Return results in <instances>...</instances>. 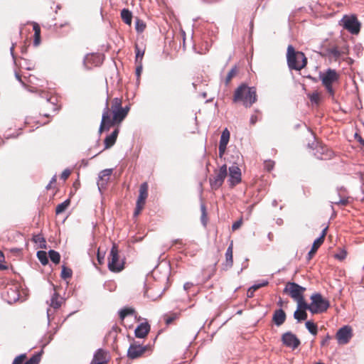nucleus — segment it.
Masks as SVG:
<instances>
[{
  "label": "nucleus",
  "instance_id": "f257e3e1",
  "mask_svg": "<svg viewBox=\"0 0 364 364\" xmlns=\"http://www.w3.org/2000/svg\"><path fill=\"white\" fill-rule=\"evenodd\" d=\"M129 111V107H122L121 98H114L111 102L110 107L107 100L106 107L103 111L99 128L100 134L105 131H109L112 127L119 125L127 116Z\"/></svg>",
  "mask_w": 364,
  "mask_h": 364
},
{
  "label": "nucleus",
  "instance_id": "f03ea898",
  "mask_svg": "<svg viewBox=\"0 0 364 364\" xmlns=\"http://www.w3.org/2000/svg\"><path fill=\"white\" fill-rule=\"evenodd\" d=\"M257 101V91L255 87L245 84L240 85L235 91L232 102H242L245 107H250Z\"/></svg>",
  "mask_w": 364,
  "mask_h": 364
},
{
  "label": "nucleus",
  "instance_id": "7ed1b4c3",
  "mask_svg": "<svg viewBox=\"0 0 364 364\" xmlns=\"http://www.w3.org/2000/svg\"><path fill=\"white\" fill-rule=\"evenodd\" d=\"M42 101L40 107V114L48 118L58 111L61 105L59 97L48 92H41Z\"/></svg>",
  "mask_w": 364,
  "mask_h": 364
},
{
  "label": "nucleus",
  "instance_id": "20e7f679",
  "mask_svg": "<svg viewBox=\"0 0 364 364\" xmlns=\"http://www.w3.org/2000/svg\"><path fill=\"white\" fill-rule=\"evenodd\" d=\"M287 60L288 66L291 70H301L307 64V58L304 53L296 51L291 45L287 47Z\"/></svg>",
  "mask_w": 364,
  "mask_h": 364
},
{
  "label": "nucleus",
  "instance_id": "39448f33",
  "mask_svg": "<svg viewBox=\"0 0 364 364\" xmlns=\"http://www.w3.org/2000/svg\"><path fill=\"white\" fill-rule=\"evenodd\" d=\"M108 269L114 273L122 272L124 269V261L120 259L118 246L113 243L108 257Z\"/></svg>",
  "mask_w": 364,
  "mask_h": 364
},
{
  "label": "nucleus",
  "instance_id": "423d86ee",
  "mask_svg": "<svg viewBox=\"0 0 364 364\" xmlns=\"http://www.w3.org/2000/svg\"><path fill=\"white\" fill-rule=\"evenodd\" d=\"M319 77L327 92L333 97L335 90L333 87V84L338 81L339 74L335 70L329 68L326 72L320 73Z\"/></svg>",
  "mask_w": 364,
  "mask_h": 364
},
{
  "label": "nucleus",
  "instance_id": "0eeeda50",
  "mask_svg": "<svg viewBox=\"0 0 364 364\" xmlns=\"http://www.w3.org/2000/svg\"><path fill=\"white\" fill-rule=\"evenodd\" d=\"M311 312L314 314L325 312L328 309L329 301L319 293L311 296Z\"/></svg>",
  "mask_w": 364,
  "mask_h": 364
},
{
  "label": "nucleus",
  "instance_id": "6e6552de",
  "mask_svg": "<svg viewBox=\"0 0 364 364\" xmlns=\"http://www.w3.org/2000/svg\"><path fill=\"white\" fill-rule=\"evenodd\" d=\"M228 175V168L226 164L223 165L218 170L214 171V173L209 178V182L212 190L215 191L220 188Z\"/></svg>",
  "mask_w": 364,
  "mask_h": 364
},
{
  "label": "nucleus",
  "instance_id": "1a4fd4ad",
  "mask_svg": "<svg viewBox=\"0 0 364 364\" xmlns=\"http://www.w3.org/2000/svg\"><path fill=\"white\" fill-rule=\"evenodd\" d=\"M343 27L352 34H358L360 30V23L355 16L345 15L341 19Z\"/></svg>",
  "mask_w": 364,
  "mask_h": 364
},
{
  "label": "nucleus",
  "instance_id": "9d476101",
  "mask_svg": "<svg viewBox=\"0 0 364 364\" xmlns=\"http://www.w3.org/2000/svg\"><path fill=\"white\" fill-rule=\"evenodd\" d=\"M148 197V183L144 182L141 184L139 191V196L136 200L134 215L138 216L143 210L146 200Z\"/></svg>",
  "mask_w": 364,
  "mask_h": 364
},
{
  "label": "nucleus",
  "instance_id": "9b49d317",
  "mask_svg": "<svg viewBox=\"0 0 364 364\" xmlns=\"http://www.w3.org/2000/svg\"><path fill=\"white\" fill-rule=\"evenodd\" d=\"M305 291L306 288L294 282H288L284 289V291L288 293L294 300L304 296L303 294Z\"/></svg>",
  "mask_w": 364,
  "mask_h": 364
},
{
  "label": "nucleus",
  "instance_id": "f8f14e48",
  "mask_svg": "<svg viewBox=\"0 0 364 364\" xmlns=\"http://www.w3.org/2000/svg\"><path fill=\"white\" fill-rule=\"evenodd\" d=\"M149 349V346H141L136 342L131 343L128 351L127 356L130 359H136L140 358L144 353Z\"/></svg>",
  "mask_w": 364,
  "mask_h": 364
},
{
  "label": "nucleus",
  "instance_id": "ddd939ff",
  "mask_svg": "<svg viewBox=\"0 0 364 364\" xmlns=\"http://www.w3.org/2000/svg\"><path fill=\"white\" fill-rule=\"evenodd\" d=\"M282 342L286 347L292 350L297 348L301 344L300 340L291 332H286L282 336Z\"/></svg>",
  "mask_w": 364,
  "mask_h": 364
},
{
  "label": "nucleus",
  "instance_id": "4468645a",
  "mask_svg": "<svg viewBox=\"0 0 364 364\" xmlns=\"http://www.w3.org/2000/svg\"><path fill=\"white\" fill-rule=\"evenodd\" d=\"M353 336L352 328L348 326L341 328L336 333V338L341 345L348 343Z\"/></svg>",
  "mask_w": 364,
  "mask_h": 364
},
{
  "label": "nucleus",
  "instance_id": "2eb2a0df",
  "mask_svg": "<svg viewBox=\"0 0 364 364\" xmlns=\"http://www.w3.org/2000/svg\"><path fill=\"white\" fill-rule=\"evenodd\" d=\"M314 155L321 160H328L333 157V152L326 146L318 144L315 148Z\"/></svg>",
  "mask_w": 364,
  "mask_h": 364
},
{
  "label": "nucleus",
  "instance_id": "dca6fc26",
  "mask_svg": "<svg viewBox=\"0 0 364 364\" xmlns=\"http://www.w3.org/2000/svg\"><path fill=\"white\" fill-rule=\"evenodd\" d=\"M229 182L231 186H235L241 181V171L238 166H232L229 168Z\"/></svg>",
  "mask_w": 364,
  "mask_h": 364
},
{
  "label": "nucleus",
  "instance_id": "f3484780",
  "mask_svg": "<svg viewBox=\"0 0 364 364\" xmlns=\"http://www.w3.org/2000/svg\"><path fill=\"white\" fill-rule=\"evenodd\" d=\"M230 134L227 128H225L221 134L220 143H219V156L222 157L225 152L227 145L230 140Z\"/></svg>",
  "mask_w": 364,
  "mask_h": 364
},
{
  "label": "nucleus",
  "instance_id": "a211bd4d",
  "mask_svg": "<svg viewBox=\"0 0 364 364\" xmlns=\"http://www.w3.org/2000/svg\"><path fill=\"white\" fill-rule=\"evenodd\" d=\"M327 52L329 55L337 60L342 55L348 54V49L347 47H343L341 49H340L338 46H333L328 48Z\"/></svg>",
  "mask_w": 364,
  "mask_h": 364
},
{
  "label": "nucleus",
  "instance_id": "6ab92c4d",
  "mask_svg": "<svg viewBox=\"0 0 364 364\" xmlns=\"http://www.w3.org/2000/svg\"><path fill=\"white\" fill-rule=\"evenodd\" d=\"M119 132V128L117 127L109 135H108L105 139V140H104L105 149H110L112 146H114V144H115V142L117 141Z\"/></svg>",
  "mask_w": 364,
  "mask_h": 364
},
{
  "label": "nucleus",
  "instance_id": "aec40b11",
  "mask_svg": "<svg viewBox=\"0 0 364 364\" xmlns=\"http://www.w3.org/2000/svg\"><path fill=\"white\" fill-rule=\"evenodd\" d=\"M150 331V325L147 323H140L135 329L134 333L136 338H145Z\"/></svg>",
  "mask_w": 364,
  "mask_h": 364
},
{
  "label": "nucleus",
  "instance_id": "412c9836",
  "mask_svg": "<svg viewBox=\"0 0 364 364\" xmlns=\"http://www.w3.org/2000/svg\"><path fill=\"white\" fill-rule=\"evenodd\" d=\"M112 173V168H107L102 171L99 175V181L97 185L99 187H103L108 183L109 178Z\"/></svg>",
  "mask_w": 364,
  "mask_h": 364
},
{
  "label": "nucleus",
  "instance_id": "4be33fe9",
  "mask_svg": "<svg viewBox=\"0 0 364 364\" xmlns=\"http://www.w3.org/2000/svg\"><path fill=\"white\" fill-rule=\"evenodd\" d=\"M92 361H95L96 363H100L102 364H107V353L102 349H98L95 353Z\"/></svg>",
  "mask_w": 364,
  "mask_h": 364
},
{
  "label": "nucleus",
  "instance_id": "5701e85b",
  "mask_svg": "<svg viewBox=\"0 0 364 364\" xmlns=\"http://www.w3.org/2000/svg\"><path fill=\"white\" fill-rule=\"evenodd\" d=\"M272 320L277 326H281L286 320L285 312L282 309L276 310L273 314Z\"/></svg>",
  "mask_w": 364,
  "mask_h": 364
},
{
  "label": "nucleus",
  "instance_id": "b1692460",
  "mask_svg": "<svg viewBox=\"0 0 364 364\" xmlns=\"http://www.w3.org/2000/svg\"><path fill=\"white\" fill-rule=\"evenodd\" d=\"M233 264V242L232 241L225 252V266L231 267Z\"/></svg>",
  "mask_w": 364,
  "mask_h": 364
},
{
  "label": "nucleus",
  "instance_id": "393cba45",
  "mask_svg": "<svg viewBox=\"0 0 364 364\" xmlns=\"http://www.w3.org/2000/svg\"><path fill=\"white\" fill-rule=\"evenodd\" d=\"M33 30L34 31L33 36V44L35 46H38L41 43V27L36 22H32Z\"/></svg>",
  "mask_w": 364,
  "mask_h": 364
},
{
  "label": "nucleus",
  "instance_id": "a878e982",
  "mask_svg": "<svg viewBox=\"0 0 364 364\" xmlns=\"http://www.w3.org/2000/svg\"><path fill=\"white\" fill-rule=\"evenodd\" d=\"M322 240H321V238H317L313 243V245L311 247V250L309 252L308 255H307V260L309 261L311 260L313 257L315 255V254L316 253L318 249L321 247V245H322Z\"/></svg>",
  "mask_w": 364,
  "mask_h": 364
},
{
  "label": "nucleus",
  "instance_id": "bb28decb",
  "mask_svg": "<svg viewBox=\"0 0 364 364\" xmlns=\"http://www.w3.org/2000/svg\"><path fill=\"white\" fill-rule=\"evenodd\" d=\"M121 18L127 25L131 26L132 21V14L127 9L121 11Z\"/></svg>",
  "mask_w": 364,
  "mask_h": 364
},
{
  "label": "nucleus",
  "instance_id": "cd10ccee",
  "mask_svg": "<svg viewBox=\"0 0 364 364\" xmlns=\"http://www.w3.org/2000/svg\"><path fill=\"white\" fill-rule=\"evenodd\" d=\"M63 303V299L60 296L59 294L55 291L50 299V306L54 309L60 307Z\"/></svg>",
  "mask_w": 364,
  "mask_h": 364
},
{
  "label": "nucleus",
  "instance_id": "c85d7f7f",
  "mask_svg": "<svg viewBox=\"0 0 364 364\" xmlns=\"http://www.w3.org/2000/svg\"><path fill=\"white\" fill-rule=\"evenodd\" d=\"M136 313L135 309L131 307H126L120 310L119 318L123 321L127 316H133Z\"/></svg>",
  "mask_w": 364,
  "mask_h": 364
},
{
  "label": "nucleus",
  "instance_id": "c756f323",
  "mask_svg": "<svg viewBox=\"0 0 364 364\" xmlns=\"http://www.w3.org/2000/svg\"><path fill=\"white\" fill-rule=\"evenodd\" d=\"M267 284H268V282H262L261 284H255V285L252 286L247 290V297H249V298L253 297L254 293H255V291H257V289H259L261 287L267 286Z\"/></svg>",
  "mask_w": 364,
  "mask_h": 364
},
{
  "label": "nucleus",
  "instance_id": "7c9ffc66",
  "mask_svg": "<svg viewBox=\"0 0 364 364\" xmlns=\"http://www.w3.org/2000/svg\"><path fill=\"white\" fill-rule=\"evenodd\" d=\"M297 302V307L299 309H305L311 311V304H308L304 298V296L295 300Z\"/></svg>",
  "mask_w": 364,
  "mask_h": 364
},
{
  "label": "nucleus",
  "instance_id": "2f4dec72",
  "mask_svg": "<svg viewBox=\"0 0 364 364\" xmlns=\"http://www.w3.org/2000/svg\"><path fill=\"white\" fill-rule=\"evenodd\" d=\"M134 48L136 52L135 63H142L145 49H141L137 44H135Z\"/></svg>",
  "mask_w": 364,
  "mask_h": 364
},
{
  "label": "nucleus",
  "instance_id": "473e14b6",
  "mask_svg": "<svg viewBox=\"0 0 364 364\" xmlns=\"http://www.w3.org/2000/svg\"><path fill=\"white\" fill-rule=\"evenodd\" d=\"M294 317L298 321L306 320L307 318V314L305 309H297L294 314Z\"/></svg>",
  "mask_w": 364,
  "mask_h": 364
},
{
  "label": "nucleus",
  "instance_id": "72a5a7b5",
  "mask_svg": "<svg viewBox=\"0 0 364 364\" xmlns=\"http://www.w3.org/2000/svg\"><path fill=\"white\" fill-rule=\"evenodd\" d=\"M70 200L69 199L65 200L60 204H58L55 208V213L57 215L63 213L70 205Z\"/></svg>",
  "mask_w": 364,
  "mask_h": 364
},
{
  "label": "nucleus",
  "instance_id": "f704fd0d",
  "mask_svg": "<svg viewBox=\"0 0 364 364\" xmlns=\"http://www.w3.org/2000/svg\"><path fill=\"white\" fill-rule=\"evenodd\" d=\"M308 97L312 103L316 105H319L321 98V93L318 91H314L312 93L308 94Z\"/></svg>",
  "mask_w": 364,
  "mask_h": 364
},
{
  "label": "nucleus",
  "instance_id": "c9c22d12",
  "mask_svg": "<svg viewBox=\"0 0 364 364\" xmlns=\"http://www.w3.org/2000/svg\"><path fill=\"white\" fill-rule=\"evenodd\" d=\"M238 73V69L237 66H234L228 73L225 82L228 85L232 80V79L235 77Z\"/></svg>",
  "mask_w": 364,
  "mask_h": 364
},
{
  "label": "nucleus",
  "instance_id": "e433bc0d",
  "mask_svg": "<svg viewBox=\"0 0 364 364\" xmlns=\"http://www.w3.org/2000/svg\"><path fill=\"white\" fill-rule=\"evenodd\" d=\"M306 328L314 336H316L318 333L317 325L311 321H307L305 323Z\"/></svg>",
  "mask_w": 364,
  "mask_h": 364
},
{
  "label": "nucleus",
  "instance_id": "4c0bfd02",
  "mask_svg": "<svg viewBox=\"0 0 364 364\" xmlns=\"http://www.w3.org/2000/svg\"><path fill=\"white\" fill-rule=\"evenodd\" d=\"M164 321H165L166 324L170 325L173 322V321H175L176 319H177L178 318V314L176 313H170V314H165L164 316Z\"/></svg>",
  "mask_w": 364,
  "mask_h": 364
},
{
  "label": "nucleus",
  "instance_id": "58836bf2",
  "mask_svg": "<svg viewBox=\"0 0 364 364\" xmlns=\"http://www.w3.org/2000/svg\"><path fill=\"white\" fill-rule=\"evenodd\" d=\"M48 255H49L50 260L55 264H57L60 262V255L59 252L51 250L48 252Z\"/></svg>",
  "mask_w": 364,
  "mask_h": 364
},
{
  "label": "nucleus",
  "instance_id": "ea45409f",
  "mask_svg": "<svg viewBox=\"0 0 364 364\" xmlns=\"http://www.w3.org/2000/svg\"><path fill=\"white\" fill-rule=\"evenodd\" d=\"M37 257L43 265H46L48 263L47 253L45 251H38L37 252Z\"/></svg>",
  "mask_w": 364,
  "mask_h": 364
},
{
  "label": "nucleus",
  "instance_id": "a19ab883",
  "mask_svg": "<svg viewBox=\"0 0 364 364\" xmlns=\"http://www.w3.org/2000/svg\"><path fill=\"white\" fill-rule=\"evenodd\" d=\"M42 353H43V351L36 353L28 360H27L24 364H38L41 360V357Z\"/></svg>",
  "mask_w": 364,
  "mask_h": 364
},
{
  "label": "nucleus",
  "instance_id": "79ce46f5",
  "mask_svg": "<svg viewBox=\"0 0 364 364\" xmlns=\"http://www.w3.org/2000/svg\"><path fill=\"white\" fill-rule=\"evenodd\" d=\"M146 27V23L141 19L136 18L135 28L138 33H142L144 31Z\"/></svg>",
  "mask_w": 364,
  "mask_h": 364
},
{
  "label": "nucleus",
  "instance_id": "37998d69",
  "mask_svg": "<svg viewBox=\"0 0 364 364\" xmlns=\"http://www.w3.org/2000/svg\"><path fill=\"white\" fill-rule=\"evenodd\" d=\"M334 257L336 259L343 261L347 257V251L345 249H338Z\"/></svg>",
  "mask_w": 364,
  "mask_h": 364
},
{
  "label": "nucleus",
  "instance_id": "c03bdc74",
  "mask_svg": "<svg viewBox=\"0 0 364 364\" xmlns=\"http://www.w3.org/2000/svg\"><path fill=\"white\" fill-rule=\"evenodd\" d=\"M73 272L71 269L68 268L65 266L63 267L61 271V277L64 279H69L72 277Z\"/></svg>",
  "mask_w": 364,
  "mask_h": 364
},
{
  "label": "nucleus",
  "instance_id": "a18cd8bd",
  "mask_svg": "<svg viewBox=\"0 0 364 364\" xmlns=\"http://www.w3.org/2000/svg\"><path fill=\"white\" fill-rule=\"evenodd\" d=\"M33 241L36 243H40V247L41 248H43L46 247L45 243L46 240L45 239L40 235H37L33 236Z\"/></svg>",
  "mask_w": 364,
  "mask_h": 364
},
{
  "label": "nucleus",
  "instance_id": "49530a36",
  "mask_svg": "<svg viewBox=\"0 0 364 364\" xmlns=\"http://www.w3.org/2000/svg\"><path fill=\"white\" fill-rule=\"evenodd\" d=\"M200 210H201V222L203 224V225H206L208 217H207L206 208H205V205H202L200 206Z\"/></svg>",
  "mask_w": 364,
  "mask_h": 364
},
{
  "label": "nucleus",
  "instance_id": "de8ad7c7",
  "mask_svg": "<svg viewBox=\"0 0 364 364\" xmlns=\"http://www.w3.org/2000/svg\"><path fill=\"white\" fill-rule=\"evenodd\" d=\"M26 359V354H21L14 358L12 364H23Z\"/></svg>",
  "mask_w": 364,
  "mask_h": 364
},
{
  "label": "nucleus",
  "instance_id": "09e8293b",
  "mask_svg": "<svg viewBox=\"0 0 364 364\" xmlns=\"http://www.w3.org/2000/svg\"><path fill=\"white\" fill-rule=\"evenodd\" d=\"M274 161H272V160H266L264 163V168L267 171H271L274 166Z\"/></svg>",
  "mask_w": 364,
  "mask_h": 364
},
{
  "label": "nucleus",
  "instance_id": "8fccbe9b",
  "mask_svg": "<svg viewBox=\"0 0 364 364\" xmlns=\"http://www.w3.org/2000/svg\"><path fill=\"white\" fill-rule=\"evenodd\" d=\"M242 225V219L240 218V220L235 221L232 225V229L233 231H235L237 230H238Z\"/></svg>",
  "mask_w": 364,
  "mask_h": 364
},
{
  "label": "nucleus",
  "instance_id": "3c124183",
  "mask_svg": "<svg viewBox=\"0 0 364 364\" xmlns=\"http://www.w3.org/2000/svg\"><path fill=\"white\" fill-rule=\"evenodd\" d=\"M136 65V75H137L138 77H140L141 75V73L142 72V69H143V65H142V63H135Z\"/></svg>",
  "mask_w": 364,
  "mask_h": 364
},
{
  "label": "nucleus",
  "instance_id": "603ef678",
  "mask_svg": "<svg viewBox=\"0 0 364 364\" xmlns=\"http://www.w3.org/2000/svg\"><path fill=\"white\" fill-rule=\"evenodd\" d=\"M331 339V337L327 334L325 338H323L321 342V346H328L330 340Z\"/></svg>",
  "mask_w": 364,
  "mask_h": 364
},
{
  "label": "nucleus",
  "instance_id": "864d4df0",
  "mask_svg": "<svg viewBox=\"0 0 364 364\" xmlns=\"http://www.w3.org/2000/svg\"><path fill=\"white\" fill-rule=\"evenodd\" d=\"M71 171L69 169H65L60 175V178L65 181L70 175Z\"/></svg>",
  "mask_w": 364,
  "mask_h": 364
},
{
  "label": "nucleus",
  "instance_id": "5fc2aeb1",
  "mask_svg": "<svg viewBox=\"0 0 364 364\" xmlns=\"http://www.w3.org/2000/svg\"><path fill=\"white\" fill-rule=\"evenodd\" d=\"M259 120V117L257 114H252L250 117V124L255 125Z\"/></svg>",
  "mask_w": 364,
  "mask_h": 364
},
{
  "label": "nucleus",
  "instance_id": "6e6d98bb",
  "mask_svg": "<svg viewBox=\"0 0 364 364\" xmlns=\"http://www.w3.org/2000/svg\"><path fill=\"white\" fill-rule=\"evenodd\" d=\"M97 261L99 262L100 264H102L103 263V260H104V258H105V255H101L100 253V250H98L97 252Z\"/></svg>",
  "mask_w": 364,
  "mask_h": 364
},
{
  "label": "nucleus",
  "instance_id": "4d7b16f0",
  "mask_svg": "<svg viewBox=\"0 0 364 364\" xmlns=\"http://www.w3.org/2000/svg\"><path fill=\"white\" fill-rule=\"evenodd\" d=\"M327 229H328V227L325 228L322 231L321 235L318 237V238H321L322 243H323V242H324L325 237L326 235Z\"/></svg>",
  "mask_w": 364,
  "mask_h": 364
},
{
  "label": "nucleus",
  "instance_id": "13d9d810",
  "mask_svg": "<svg viewBox=\"0 0 364 364\" xmlns=\"http://www.w3.org/2000/svg\"><path fill=\"white\" fill-rule=\"evenodd\" d=\"M183 240L181 239H176L173 241V245L183 246Z\"/></svg>",
  "mask_w": 364,
  "mask_h": 364
},
{
  "label": "nucleus",
  "instance_id": "bf43d9fd",
  "mask_svg": "<svg viewBox=\"0 0 364 364\" xmlns=\"http://www.w3.org/2000/svg\"><path fill=\"white\" fill-rule=\"evenodd\" d=\"M192 287H193V284L191 282H186L183 285V288L186 291L189 290Z\"/></svg>",
  "mask_w": 364,
  "mask_h": 364
},
{
  "label": "nucleus",
  "instance_id": "052dcab7",
  "mask_svg": "<svg viewBox=\"0 0 364 364\" xmlns=\"http://www.w3.org/2000/svg\"><path fill=\"white\" fill-rule=\"evenodd\" d=\"M334 203H336L337 205L341 204V205H345L348 203V200H340L338 202H334Z\"/></svg>",
  "mask_w": 364,
  "mask_h": 364
},
{
  "label": "nucleus",
  "instance_id": "680f3d73",
  "mask_svg": "<svg viewBox=\"0 0 364 364\" xmlns=\"http://www.w3.org/2000/svg\"><path fill=\"white\" fill-rule=\"evenodd\" d=\"M55 182H56V177L54 176V177L52 178V179L50 180V183H54Z\"/></svg>",
  "mask_w": 364,
  "mask_h": 364
},
{
  "label": "nucleus",
  "instance_id": "e2e57ef3",
  "mask_svg": "<svg viewBox=\"0 0 364 364\" xmlns=\"http://www.w3.org/2000/svg\"><path fill=\"white\" fill-rule=\"evenodd\" d=\"M4 256L2 253V252L0 251V261H1L4 259Z\"/></svg>",
  "mask_w": 364,
  "mask_h": 364
},
{
  "label": "nucleus",
  "instance_id": "0e129e2a",
  "mask_svg": "<svg viewBox=\"0 0 364 364\" xmlns=\"http://www.w3.org/2000/svg\"><path fill=\"white\" fill-rule=\"evenodd\" d=\"M6 269V267L4 266L3 264H0V269Z\"/></svg>",
  "mask_w": 364,
  "mask_h": 364
},
{
  "label": "nucleus",
  "instance_id": "69168bd1",
  "mask_svg": "<svg viewBox=\"0 0 364 364\" xmlns=\"http://www.w3.org/2000/svg\"><path fill=\"white\" fill-rule=\"evenodd\" d=\"M51 185H52V183H50L47 186V187H46V188H47V189H50V188H51Z\"/></svg>",
  "mask_w": 364,
  "mask_h": 364
},
{
  "label": "nucleus",
  "instance_id": "338daca9",
  "mask_svg": "<svg viewBox=\"0 0 364 364\" xmlns=\"http://www.w3.org/2000/svg\"><path fill=\"white\" fill-rule=\"evenodd\" d=\"M14 46H13L11 48V52L14 50Z\"/></svg>",
  "mask_w": 364,
  "mask_h": 364
},
{
  "label": "nucleus",
  "instance_id": "774afa93",
  "mask_svg": "<svg viewBox=\"0 0 364 364\" xmlns=\"http://www.w3.org/2000/svg\"><path fill=\"white\" fill-rule=\"evenodd\" d=\"M17 78H18L19 80H21V77H20V76L17 75Z\"/></svg>",
  "mask_w": 364,
  "mask_h": 364
}]
</instances>
